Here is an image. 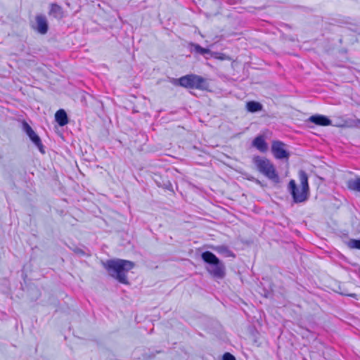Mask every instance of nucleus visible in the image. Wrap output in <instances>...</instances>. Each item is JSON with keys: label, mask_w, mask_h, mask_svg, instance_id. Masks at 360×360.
I'll return each mask as SVG.
<instances>
[{"label": "nucleus", "mask_w": 360, "mask_h": 360, "mask_svg": "<svg viewBox=\"0 0 360 360\" xmlns=\"http://www.w3.org/2000/svg\"><path fill=\"white\" fill-rule=\"evenodd\" d=\"M254 163L257 170L263 174L266 177L275 184H278L279 182V177L276 168L269 160L264 158L257 157L254 159Z\"/></svg>", "instance_id": "obj_3"}, {"label": "nucleus", "mask_w": 360, "mask_h": 360, "mask_svg": "<svg viewBox=\"0 0 360 360\" xmlns=\"http://www.w3.org/2000/svg\"><path fill=\"white\" fill-rule=\"evenodd\" d=\"M347 245L351 249L360 250V240L350 239L347 243Z\"/></svg>", "instance_id": "obj_16"}, {"label": "nucleus", "mask_w": 360, "mask_h": 360, "mask_svg": "<svg viewBox=\"0 0 360 360\" xmlns=\"http://www.w3.org/2000/svg\"><path fill=\"white\" fill-rule=\"evenodd\" d=\"M110 276L122 283H127V273L134 266L133 262L123 259L109 260L104 264Z\"/></svg>", "instance_id": "obj_1"}, {"label": "nucleus", "mask_w": 360, "mask_h": 360, "mask_svg": "<svg viewBox=\"0 0 360 360\" xmlns=\"http://www.w3.org/2000/svg\"><path fill=\"white\" fill-rule=\"evenodd\" d=\"M194 49H195V51L198 53H200L201 54H205V53H210V51L207 50V49H202L201 48L200 46L196 45L194 46Z\"/></svg>", "instance_id": "obj_17"}, {"label": "nucleus", "mask_w": 360, "mask_h": 360, "mask_svg": "<svg viewBox=\"0 0 360 360\" xmlns=\"http://www.w3.org/2000/svg\"><path fill=\"white\" fill-rule=\"evenodd\" d=\"M246 108L249 112H255L260 111L262 108V106L258 102L250 101V102L247 103Z\"/></svg>", "instance_id": "obj_14"}, {"label": "nucleus", "mask_w": 360, "mask_h": 360, "mask_svg": "<svg viewBox=\"0 0 360 360\" xmlns=\"http://www.w3.org/2000/svg\"><path fill=\"white\" fill-rule=\"evenodd\" d=\"M33 28L40 34H45L48 30V23L45 17L37 15L32 23Z\"/></svg>", "instance_id": "obj_6"}, {"label": "nucleus", "mask_w": 360, "mask_h": 360, "mask_svg": "<svg viewBox=\"0 0 360 360\" xmlns=\"http://www.w3.org/2000/svg\"><path fill=\"white\" fill-rule=\"evenodd\" d=\"M202 259L212 265L217 264L219 262V259L212 252H205L202 254Z\"/></svg>", "instance_id": "obj_11"}, {"label": "nucleus", "mask_w": 360, "mask_h": 360, "mask_svg": "<svg viewBox=\"0 0 360 360\" xmlns=\"http://www.w3.org/2000/svg\"><path fill=\"white\" fill-rule=\"evenodd\" d=\"M309 121L320 126H328L331 124L330 120L328 117L321 115L310 117Z\"/></svg>", "instance_id": "obj_8"}, {"label": "nucleus", "mask_w": 360, "mask_h": 360, "mask_svg": "<svg viewBox=\"0 0 360 360\" xmlns=\"http://www.w3.org/2000/svg\"><path fill=\"white\" fill-rule=\"evenodd\" d=\"M357 123H358L359 126H360V120H358Z\"/></svg>", "instance_id": "obj_20"}, {"label": "nucleus", "mask_w": 360, "mask_h": 360, "mask_svg": "<svg viewBox=\"0 0 360 360\" xmlns=\"http://www.w3.org/2000/svg\"><path fill=\"white\" fill-rule=\"evenodd\" d=\"M271 153L276 159L288 160L290 153L285 143L279 141H274L271 144Z\"/></svg>", "instance_id": "obj_5"}, {"label": "nucleus", "mask_w": 360, "mask_h": 360, "mask_svg": "<svg viewBox=\"0 0 360 360\" xmlns=\"http://www.w3.org/2000/svg\"><path fill=\"white\" fill-rule=\"evenodd\" d=\"M55 118L60 126H64L68 122L67 114L63 110H58L55 115Z\"/></svg>", "instance_id": "obj_12"}, {"label": "nucleus", "mask_w": 360, "mask_h": 360, "mask_svg": "<svg viewBox=\"0 0 360 360\" xmlns=\"http://www.w3.org/2000/svg\"><path fill=\"white\" fill-rule=\"evenodd\" d=\"M289 189L294 200L297 202L307 200L309 194L308 178L307 174L300 171L299 172V181L291 180L289 183Z\"/></svg>", "instance_id": "obj_2"}, {"label": "nucleus", "mask_w": 360, "mask_h": 360, "mask_svg": "<svg viewBox=\"0 0 360 360\" xmlns=\"http://www.w3.org/2000/svg\"><path fill=\"white\" fill-rule=\"evenodd\" d=\"M49 14L57 19H60L63 17V11L58 5H52L51 6Z\"/></svg>", "instance_id": "obj_13"}, {"label": "nucleus", "mask_w": 360, "mask_h": 360, "mask_svg": "<svg viewBox=\"0 0 360 360\" xmlns=\"http://www.w3.org/2000/svg\"><path fill=\"white\" fill-rule=\"evenodd\" d=\"M348 186L350 189L360 191V178L350 180L348 182Z\"/></svg>", "instance_id": "obj_15"}, {"label": "nucleus", "mask_w": 360, "mask_h": 360, "mask_svg": "<svg viewBox=\"0 0 360 360\" xmlns=\"http://www.w3.org/2000/svg\"><path fill=\"white\" fill-rule=\"evenodd\" d=\"M253 146L262 153H265L268 150V144L266 142V139L264 136L256 137L253 141Z\"/></svg>", "instance_id": "obj_7"}, {"label": "nucleus", "mask_w": 360, "mask_h": 360, "mask_svg": "<svg viewBox=\"0 0 360 360\" xmlns=\"http://www.w3.org/2000/svg\"><path fill=\"white\" fill-rule=\"evenodd\" d=\"M174 85H180L185 88L207 89V82L200 76L190 75L174 81Z\"/></svg>", "instance_id": "obj_4"}, {"label": "nucleus", "mask_w": 360, "mask_h": 360, "mask_svg": "<svg viewBox=\"0 0 360 360\" xmlns=\"http://www.w3.org/2000/svg\"><path fill=\"white\" fill-rule=\"evenodd\" d=\"M223 360H236L235 357L230 354L229 353H226L223 356Z\"/></svg>", "instance_id": "obj_19"}, {"label": "nucleus", "mask_w": 360, "mask_h": 360, "mask_svg": "<svg viewBox=\"0 0 360 360\" xmlns=\"http://www.w3.org/2000/svg\"><path fill=\"white\" fill-rule=\"evenodd\" d=\"M25 129L30 138V139L39 147L41 152L43 153L42 146L41 144L39 137L34 133V131L31 129V127L27 124H25Z\"/></svg>", "instance_id": "obj_9"}, {"label": "nucleus", "mask_w": 360, "mask_h": 360, "mask_svg": "<svg viewBox=\"0 0 360 360\" xmlns=\"http://www.w3.org/2000/svg\"><path fill=\"white\" fill-rule=\"evenodd\" d=\"M213 266L212 269L210 271V274L218 278L224 277L225 273L224 266L220 262Z\"/></svg>", "instance_id": "obj_10"}, {"label": "nucleus", "mask_w": 360, "mask_h": 360, "mask_svg": "<svg viewBox=\"0 0 360 360\" xmlns=\"http://www.w3.org/2000/svg\"><path fill=\"white\" fill-rule=\"evenodd\" d=\"M211 56L219 60H226L228 58L225 55L217 53H211Z\"/></svg>", "instance_id": "obj_18"}]
</instances>
